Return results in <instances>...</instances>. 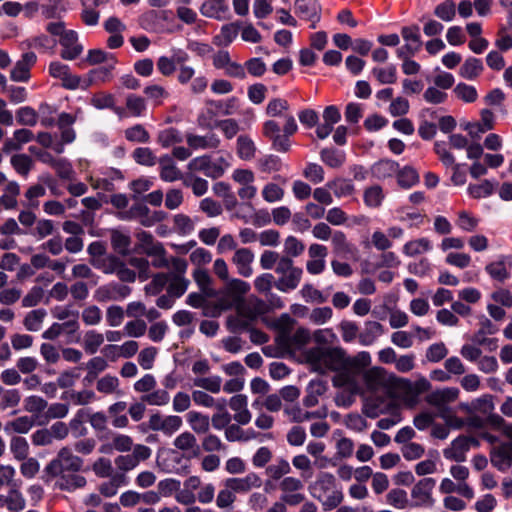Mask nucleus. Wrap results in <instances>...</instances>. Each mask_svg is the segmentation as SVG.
<instances>
[{
    "label": "nucleus",
    "mask_w": 512,
    "mask_h": 512,
    "mask_svg": "<svg viewBox=\"0 0 512 512\" xmlns=\"http://www.w3.org/2000/svg\"><path fill=\"white\" fill-rule=\"evenodd\" d=\"M89 417V411L87 409H79L74 417L70 420L68 428L71 430L75 437H82L87 434V428L85 422Z\"/></svg>",
    "instance_id": "09e8293b"
},
{
    "label": "nucleus",
    "mask_w": 512,
    "mask_h": 512,
    "mask_svg": "<svg viewBox=\"0 0 512 512\" xmlns=\"http://www.w3.org/2000/svg\"><path fill=\"white\" fill-rule=\"evenodd\" d=\"M133 160L142 166L152 167L158 163V158L149 147H138L132 153Z\"/></svg>",
    "instance_id": "680f3d73"
},
{
    "label": "nucleus",
    "mask_w": 512,
    "mask_h": 512,
    "mask_svg": "<svg viewBox=\"0 0 512 512\" xmlns=\"http://www.w3.org/2000/svg\"><path fill=\"white\" fill-rule=\"evenodd\" d=\"M436 481L433 478H423L417 482L411 491L413 507H432L434 499L432 491Z\"/></svg>",
    "instance_id": "9b49d317"
},
{
    "label": "nucleus",
    "mask_w": 512,
    "mask_h": 512,
    "mask_svg": "<svg viewBox=\"0 0 512 512\" xmlns=\"http://www.w3.org/2000/svg\"><path fill=\"white\" fill-rule=\"evenodd\" d=\"M262 198L268 203H275L283 200L285 190L277 183H266L261 191Z\"/></svg>",
    "instance_id": "e2e57ef3"
},
{
    "label": "nucleus",
    "mask_w": 512,
    "mask_h": 512,
    "mask_svg": "<svg viewBox=\"0 0 512 512\" xmlns=\"http://www.w3.org/2000/svg\"><path fill=\"white\" fill-rule=\"evenodd\" d=\"M364 384L369 391H377L388 384L387 373L382 367L364 369L362 374Z\"/></svg>",
    "instance_id": "b1692460"
},
{
    "label": "nucleus",
    "mask_w": 512,
    "mask_h": 512,
    "mask_svg": "<svg viewBox=\"0 0 512 512\" xmlns=\"http://www.w3.org/2000/svg\"><path fill=\"white\" fill-rule=\"evenodd\" d=\"M399 164L390 159H382L374 163L371 167V172L377 179H386L396 175Z\"/></svg>",
    "instance_id": "4c0bfd02"
},
{
    "label": "nucleus",
    "mask_w": 512,
    "mask_h": 512,
    "mask_svg": "<svg viewBox=\"0 0 512 512\" xmlns=\"http://www.w3.org/2000/svg\"><path fill=\"white\" fill-rule=\"evenodd\" d=\"M295 13L306 21H310V27L316 28L321 18V7L317 0H296Z\"/></svg>",
    "instance_id": "f3484780"
},
{
    "label": "nucleus",
    "mask_w": 512,
    "mask_h": 512,
    "mask_svg": "<svg viewBox=\"0 0 512 512\" xmlns=\"http://www.w3.org/2000/svg\"><path fill=\"white\" fill-rule=\"evenodd\" d=\"M320 157L321 160L331 168L341 167L346 160V155L343 151H338L333 148L322 149Z\"/></svg>",
    "instance_id": "6e6d98bb"
},
{
    "label": "nucleus",
    "mask_w": 512,
    "mask_h": 512,
    "mask_svg": "<svg viewBox=\"0 0 512 512\" xmlns=\"http://www.w3.org/2000/svg\"><path fill=\"white\" fill-rule=\"evenodd\" d=\"M130 214L145 227H151L161 222L166 216L163 211H151L146 205L140 203L134 204L130 208Z\"/></svg>",
    "instance_id": "a211bd4d"
},
{
    "label": "nucleus",
    "mask_w": 512,
    "mask_h": 512,
    "mask_svg": "<svg viewBox=\"0 0 512 512\" xmlns=\"http://www.w3.org/2000/svg\"><path fill=\"white\" fill-rule=\"evenodd\" d=\"M111 245L113 249L121 255H126L129 252L131 245L130 235L122 230L114 229L110 234Z\"/></svg>",
    "instance_id": "c03bdc74"
},
{
    "label": "nucleus",
    "mask_w": 512,
    "mask_h": 512,
    "mask_svg": "<svg viewBox=\"0 0 512 512\" xmlns=\"http://www.w3.org/2000/svg\"><path fill=\"white\" fill-rule=\"evenodd\" d=\"M432 249L431 241L426 238H418L410 240L404 244L402 248L403 254L408 257H414L429 252Z\"/></svg>",
    "instance_id": "58836bf2"
},
{
    "label": "nucleus",
    "mask_w": 512,
    "mask_h": 512,
    "mask_svg": "<svg viewBox=\"0 0 512 512\" xmlns=\"http://www.w3.org/2000/svg\"><path fill=\"white\" fill-rule=\"evenodd\" d=\"M371 363L369 352L362 351L356 356H347L333 378L336 387H343L352 393H360V378Z\"/></svg>",
    "instance_id": "f257e3e1"
},
{
    "label": "nucleus",
    "mask_w": 512,
    "mask_h": 512,
    "mask_svg": "<svg viewBox=\"0 0 512 512\" xmlns=\"http://www.w3.org/2000/svg\"><path fill=\"white\" fill-rule=\"evenodd\" d=\"M159 176L164 182H175L183 179L182 173L176 166L171 155L165 154L158 159Z\"/></svg>",
    "instance_id": "cd10ccee"
},
{
    "label": "nucleus",
    "mask_w": 512,
    "mask_h": 512,
    "mask_svg": "<svg viewBox=\"0 0 512 512\" xmlns=\"http://www.w3.org/2000/svg\"><path fill=\"white\" fill-rule=\"evenodd\" d=\"M330 240L333 252L337 255H346L353 251V246L349 243L343 231L335 230Z\"/></svg>",
    "instance_id": "864d4df0"
},
{
    "label": "nucleus",
    "mask_w": 512,
    "mask_h": 512,
    "mask_svg": "<svg viewBox=\"0 0 512 512\" xmlns=\"http://www.w3.org/2000/svg\"><path fill=\"white\" fill-rule=\"evenodd\" d=\"M259 312L245 304L243 312H237L235 316L229 317L228 327L231 331L248 330L252 322L257 318Z\"/></svg>",
    "instance_id": "bb28decb"
},
{
    "label": "nucleus",
    "mask_w": 512,
    "mask_h": 512,
    "mask_svg": "<svg viewBox=\"0 0 512 512\" xmlns=\"http://www.w3.org/2000/svg\"><path fill=\"white\" fill-rule=\"evenodd\" d=\"M371 73L380 84H393L397 80V70L393 64L386 67H374Z\"/></svg>",
    "instance_id": "052dcab7"
},
{
    "label": "nucleus",
    "mask_w": 512,
    "mask_h": 512,
    "mask_svg": "<svg viewBox=\"0 0 512 512\" xmlns=\"http://www.w3.org/2000/svg\"><path fill=\"white\" fill-rule=\"evenodd\" d=\"M91 105L97 109H111L119 118H126L125 110L122 106L116 105L115 96L107 92L95 93L91 97Z\"/></svg>",
    "instance_id": "c756f323"
},
{
    "label": "nucleus",
    "mask_w": 512,
    "mask_h": 512,
    "mask_svg": "<svg viewBox=\"0 0 512 512\" xmlns=\"http://www.w3.org/2000/svg\"><path fill=\"white\" fill-rule=\"evenodd\" d=\"M434 151L439 157L440 161L446 167H451L453 170L451 180L455 185H463L466 182V173L460 169V165L456 164L455 157L448 150V146L444 141H437L434 144Z\"/></svg>",
    "instance_id": "9d476101"
},
{
    "label": "nucleus",
    "mask_w": 512,
    "mask_h": 512,
    "mask_svg": "<svg viewBox=\"0 0 512 512\" xmlns=\"http://www.w3.org/2000/svg\"><path fill=\"white\" fill-rule=\"evenodd\" d=\"M200 12L207 18L216 20H227L230 18V9L226 0H205Z\"/></svg>",
    "instance_id": "412c9836"
},
{
    "label": "nucleus",
    "mask_w": 512,
    "mask_h": 512,
    "mask_svg": "<svg viewBox=\"0 0 512 512\" xmlns=\"http://www.w3.org/2000/svg\"><path fill=\"white\" fill-rule=\"evenodd\" d=\"M200 488V477L190 476L183 482V487H179L174 498L177 503L185 506H193L196 502L195 492Z\"/></svg>",
    "instance_id": "6ab92c4d"
},
{
    "label": "nucleus",
    "mask_w": 512,
    "mask_h": 512,
    "mask_svg": "<svg viewBox=\"0 0 512 512\" xmlns=\"http://www.w3.org/2000/svg\"><path fill=\"white\" fill-rule=\"evenodd\" d=\"M136 238L139 243V248L147 255L158 254L163 251V245L155 241L150 232L140 231L136 234Z\"/></svg>",
    "instance_id": "ea45409f"
},
{
    "label": "nucleus",
    "mask_w": 512,
    "mask_h": 512,
    "mask_svg": "<svg viewBox=\"0 0 512 512\" xmlns=\"http://www.w3.org/2000/svg\"><path fill=\"white\" fill-rule=\"evenodd\" d=\"M129 484V477L123 473H114L109 480L99 485L100 495L110 498L117 494L119 488Z\"/></svg>",
    "instance_id": "473e14b6"
},
{
    "label": "nucleus",
    "mask_w": 512,
    "mask_h": 512,
    "mask_svg": "<svg viewBox=\"0 0 512 512\" xmlns=\"http://www.w3.org/2000/svg\"><path fill=\"white\" fill-rule=\"evenodd\" d=\"M83 464L82 458L75 455L69 447H63L45 467V472L52 477L64 472H79L82 470Z\"/></svg>",
    "instance_id": "0eeeda50"
},
{
    "label": "nucleus",
    "mask_w": 512,
    "mask_h": 512,
    "mask_svg": "<svg viewBox=\"0 0 512 512\" xmlns=\"http://www.w3.org/2000/svg\"><path fill=\"white\" fill-rule=\"evenodd\" d=\"M266 114L270 117H283L289 113V103L282 98L271 99L266 106Z\"/></svg>",
    "instance_id": "69168bd1"
},
{
    "label": "nucleus",
    "mask_w": 512,
    "mask_h": 512,
    "mask_svg": "<svg viewBox=\"0 0 512 512\" xmlns=\"http://www.w3.org/2000/svg\"><path fill=\"white\" fill-rule=\"evenodd\" d=\"M311 495L321 502L325 511L337 508L343 501V492L337 486L334 475L321 472L316 480L309 486Z\"/></svg>",
    "instance_id": "f03ea898"
},
{
    "label": "nucleus",
    "mask_w": 512,
    "mask_h": 512,
    "mask_svg": "<svg viewBox=\"0 0 512 512\" xmlns=\"http://www.w3.org/2000/svg\"><path fill=\"white\" fill-rule=\"evenodd\" d=\"M461 408L469 413L475 411L483 414H490L494 410V404L491 395H483L472 401L470 405L462 404Z\"/></svg>",
    "instance_id": "3c124183"
},
{
    "label": "nucleus",
    "mask_w": 512,
    "mask_h": 512,
    "mask_svg": "<svg viewBox=\"0 0 512 512\" xmlns=\"http://www.w3.org/2000/svg\"><path fill=\"white\" fill-rule=\"evenodd\" d=\"M33 137L34 134L31 130L26 128L17 129L14 131L13 137L4 142V150L7 152L17 151L21 149L22 145L30 142Z\"/></svg>",
    "instance_id": "e433bc0d"
},
{
    "label": "nucleus",
    "mask_w": 512,
    "mask_h": 512,
    "mask_svg": "<svg viewBox=\"0 0 512 512\" xmlns=\"http://www.w3.org/2000/svg\"><path fill=\"white\" fill-rule=\"evenodd\" d=\"M182 141L183 137L181 132L174 127L161 130L157 136V142L163 148H169L173 145L181 143Z\"/></svg>",
    "instance_id": "603ef678"
},
{
    "label": "nucleus",
    "mask_w": 512,
    "mask_h": 512,
    "mask_svg": "<svg viewBox=\"0 0 512 512\" xmlns=\"http://www.w3.org/2000/svg\"><path fill=\"white\" fill-rule=\"evenodd\" d=\"M311 339L310 331L306 328H298L292 335L282 333L277 337V343L288 349L298 350L305 346Z\"/></svg>",
    "instance_id": "4be33fe9"
},
{
    "label": "nucleus",
    "mask_w": 512,
    "mask_h": 512,
    "mask_svg": "<svg viewBox=\"0 0 512 512\" xmlns=\"http://www.w3.org/2000/svg\"><path fill=\"white\" fill-rule=\"evenodd\" d=\"M253 261L254 253L249 248L236 249L232 257V263L236 266L238 274L246 278L253 274Z\"/></svg>",
    "instance_id": "a878e982"
},
{
    "label": "nucleus",
    "mask_w": 512,
    "mask_h": 512,
    "mask_svg": "<svg viewBox=\"0 0 512 512\" xmlns=\"http://www.w3.org/2000/svg\"><path fill=\"white\" fill-rule=\"evenodd\" d=\"M512 256L500 255L496 260L485 266V272L490 278L499 283H504L511 277Z\"/></svg>",
    "instance_id": "4468645a"
},
{
    "label": "nucleus",
    "mask_w": 512,
    "mask_h": 512,
    "mask_svg": "<svg viewBox=\"0 0 512 512\" xmlns=\"http://www.w3.org/2000/svg\"><path fill=\"white\" fill-rule=\"evenodd\" d=\"M249 291V283L240 279H232L223 290L219 292L214 291L216 310L221 312L235 308L236 312H243L246 304L243 297Z\"/></svg>",
    "instance_id": "20e7f679"
},
{
    "label": "nucleus",
    "mask_w": 512,
    "mask_h": 512,
    "mask_svg": "<svg viewBox=\"0 0 512 512\" xmlns=\"http://www.w3.org/2000/svg\"><path fill=\"white\" fill-rule=\"evenodd\" d=\"M123 108L126 117H142L147 110L146 100L137 94H128Z\"/></svg>",
    "instance_id": "c9c22d12"
},
{
    "label": "nucleus",
    "mask_w": 512,
    "mask_h": 512,
    "mask_svg": "<svg viewBox=\"0 0 512 512\" xmlns=\"http://www.w3.org/2000/svg\"><path fill=\"white\" fill-rule=\"evenodd\" d=\"M187 422L194 432L206 433L210 427L209 417L196 411H190L187 414Z\"/></svg>",
    "instance_id": "4d7b16f0"
},
{
    "label": "nucleus",
    "mask_w": 512,
    "mask_h": 512,
    "mask_svg": "<svg viewBox=\"0 0 512 512\" xmlns=\"http://www.w3.org/2000/svg\"><path fill=\"white\" fill-rule=\"evenodd\" d=\"M186 142L193 150L216 149L220 145V139L214 133H208L206 135L188 133L186 135Z\"/></svg>",
    "instance_id": "2f4dec72"
},
{
    "label": "nucleus",
    "mask_w": 512,
    "mask_h": 512,
    "mask_svg": "<svg viewBox=\"0 0 512 512\" xmlns=\"http://www.w3.org/2000/svg\"><path fill=\"white\" fill-rule=\"evenodd\" d=\"M402 38L411 50L420 51L422 47V40L420 35V28L417 25L404 26L401 29Z\"/></svg>",
    "instance_id": "49530a36"
},
{
    "label": "nucleus",
    "mask_w": 512,
    "mask_h": 512,
    "mask_svg": "<svg viewBox=\"0 0 512 512\" xmlns=\"http://www.w3.org/2000/svg\"><path fill=\"white\" fill-rule=\"evenodd\" d=\"M55 477H58L56 482L57 487L69 492L83 488L87 483L86 478L77 474V472H64Z\"/></svg>",
    "instance_id": "72a5a7b5"
},
{
    "label": "nucleus",
    "mask_w": 512,
    "mask_h": 512,
    "mask_svg": "<svg viewBox=\"0 0 512 512\" xmlns=\"http://www.w3.org/2000/svg\"><path fill=\"white\" fill-rule=\"evenodd\" d=\"M275 273L278 275L274 283L276 289L288 293L295 290L300 284L303 270L294 265L292 258L281 256L280 262L275 267Z\"/></svg>",
    "instance_id": "423d86ee"
},
{
    "label": "nucleus",
    "mask_w": 512,
    "mask_h": 512,
    "mask_svg": "<svg viewBox=\"0 0 512 512\" xmlns=\"http://www.w3.org/2000/svg\"><path fill=\"white\" fill-rule=\"evenodd\" d=\"M492 464L501 471L509 469L512 465V448L509 442L494 447L491 451Z\"/></svg>",
    "instance_id": "7c9ffc66"
},
{
    "label": "nucleus",
    "mask_w": 512,
    "mask_h": 512,
    "mask_svg": "<svg viewBox=\"0 0 512 512\" xmlns=\"http://www.w3.org/2000/svg\"><path fill=\"white\" fill-rule=\"evenodd\" d=\"M326 186L333 191L336 197H347L353 194L355 188L351 180L347 179H336L329 181Z\"/></svg>",
    "instance_id": "bf43d9fd"
},
{
    "label": "nucleus",
    "mask_w": 512,
    "mask_h": 512,
    "mask_svg": "<svg viewBox=\"0 0 512 512\" xmlns=\"http://www.w3.org/2000/svg\"><path fill=\"white\" fill-rule=\"evenodd\" d=\"M483 70V63L480 59L469 57L461 66L459 74L464 79L474 80L483 72Z\"/></svg>",
    "instance_id": "79ce46f5"
},
{
    "label": "nucleus",
    "mask_w": 512,
    "mask_h": 512,
    "mask_svg": "<svg viewBox=\"0 0 512 512\" xmlns=\"http://www.w3.org/2000/svg\"><path fill=\"white\" fill-rule=\"evenodd\" d=\"M19 194V184L15 181L8 182L5 186L3 195L0 197V204L3 205L5 209H15L18 205L17 197Z\"/></svg>",
    "instance_id": "a18cd8bd"
},
{
    "label": "nucleus",
    "mask_w": 512,
    "mask_h": 512,
    "mask_svg": "<svg viewBox=\"0 0 512 512\" xmlns=\"http://www.w3.org/2000/svg\"><path fill=\"white\" fill-rule=\"evenodd\" d=\"M62 46L61 57L66 60L76 59L83 51V47L78 43V35L73 30H68L60 38Z\"/></svg>",
    "instance_id": "5701e85b"
},
{
    "label": "nucleus",
    "mask_w": 512,
    "mask_h": 512,
    "mask_svg": "<svg viewBox=\"0 0 512 512\" xmlns=\"http://www.w3.org/2000/svg\"><path fill=\"white\" fill-rule=\"evenodd\" d=\"M459 396V389L455 387H447L443 389H438L426 396V402L435 407L439 408L443 406H447L449 403L457 400Z\"/></svg>",
    "instance_id": "c85d7f7f"
},
{
    "label": "nucleus",
    "mask_w": 512,
    "mask_h": 512,
    "mask_svg": "<svg viewBox=\"0 0 512 512\" xmlns=\"http://www.w3.org/2000/svg\"><path fill=\"white\" fill-rule=\"evenodd\" d=\"M425 214L418 210L402 208L400 210L399 221L407 224L409 228H419L424 224Z\"/></svg>",
    "instance_id": "13d9d810"
},
{
    "label": "nucleus",
    "mask_w": 512,
    "mask_h": 512,
    "mask_svg": "<svg viewBox=\"0 0 512 512\" xmlns=\"http://www.w3.org/2000/svg\"><path fill=\"white\" fill-rule=\"evenodd\" d=\"M193 277L203 294L206 296H214L212 280L207 270L197 268L193 273Z\"/></svg>",
    "instance_id": "338daca9"
},
{
    "label": "nucleus",
    "mask_w": 512,
    "mask_h": 512,
    "mask_svg": "<svg viewBox=\"0 0 512 512\" xmlns=\"http://www.w3.org/2000/svg\"><path fill=\"white\" fill-rule=\"evenodd\" d=\"M124 135L128 141L134 143H148L150 140L149 132L142 124H135L127 128Z\"/></svg>",
    "instance_id": "774afa93"
},
{
    "label": "nucleus",
    "mask_w": 512,
    "mask_h": 512,
    "mask_svg": "<svg viewBox=\"0 0 512 512\" xmlns=\"http://www.w3.org/2000/svg\"><path fill=\"white\" fill-rule=\"evenodd\" d=\"M49 74L61 80L62 86L66 89L74 90L79 87L80 77L72 74L68 65L59 61L51 62L49 65Z\"/></svg>",
    "instance_id": "dca6fc26"
},
{
    "label": "nucleus",
    "mask_w": 512,
    "mask_h": 512,
    "mask_svg": "<svg viewBox=\"0 0 512 512\" xmlns=\"http://www.w3.org/2000/svg\"><path fill=\"white\" fill-rule=\"evenodd\" d=\"M229 167L230 163L227 158L223 156L212 158L208 155L195 157L187 165L189 171L202 172L213 179L222 177Z\"/></svg>",
    "instance_id": "6e6552de"
},
{
    "label": "nucleus",
    "mask_w": 512,
    "mask_h": 512,
    "mask_svg": "<svg viewBox=\"0 0 512 512\" xmlns=\"http://www.w3.org/2000/svg\"><path fill=\"white\" fill-rule=\"evenodd\" d=\"M471 445L478 446V440L472 437L459 436L452 441L448 449L444 450V456L449 460L463 462L466 460V453L469 451Z\"/></svg>",
    "instance_id": "2eb2a0df"
},
{
    "label": "nucleus",
    "mask_w": 512,
    "mask_h": 512,
    "mask_svg": "<svg viewBox=\"0 0 512 512\" xmlns=\"http://www.w3.org/2000/svg\"><path fill=\"white\" fill-rule=\"evenodd\" d=\"M306 357L315 370L324 373L337 372L347 355L343 349L337 347H313L307 351Z\"/></svg>",
    "instance_id": "39448f33"
},
{
    "label": "nucleus",
    "mask_w": 512,
    "mask_h": 512,
    "mask_svg": "<svg viewBox=\"0 0 512 512\" xmlns=\"http://www.w3.org/2000/svg\"><path fill=\"white\" fill-rule=\"evenodd\" d=\"M170 56H160L157 59V69L159 73L165 77H169L175 73L179 64L188 62L190 59L189 54L181 48H171Z\"/></svg>",
    "instance_id": "f8f14e48"
},
{
    "label": "nucleus",
    "mask_w": 512,
    "mask_h": 512,
    "mask_svg": "<svg viewBox=\"0 0 512 512\" xmlns=\"http://www.w3.org/2000/svg\"><path fill=\"white\" fill-rule=\"evenodd\" d=\"M396 176L398 185L404 189H409L419 182V174L411 166H404L402 169L398 168Z\"/></svg>",
    "instance_id": "de8ad7c7"
},
{
    "label": "nucleus",
    "mask_w": 512,
    "mask_h": 512,
    "mask_svg": "<svg viewBox=\"0 0 512 512\" xmlns=\"http://www.w3.org/2000/svg\"><path fill=\"white\" fill-rule=\"evenodd\" d=\"M189 281L181 275H170L167 292L174 298L181 297L188 288Z\"/></svg>",
    "instance_id": "0e129e2a"
},
{
    "label": "nucleus",
    "mask_w": 512,
    "mask_h": 512,
    "mask_svg": "<svg viewBox=\"0 0 512 512\" xmlns=\"http://www.w3.org/2000/svg\"><path fill=\"white\" fill-rule=\"evenodd\" d=\"M297 131L298 125L293 115H285V123L282 129L275 120L265 121L262 127V133L271 142L272 149L281 153H287L290 150V137Z\"/></svg>",
    "instance_id": "7ed1b4c3"
},
{
    "label": "nucleus",
    "mask_w": 512,
    "mask_h": 512,
    "mask_svg": "<svg viewBox=\"0 0 512 512\" xmlns=\"http://www.w3.org/2000/svg\"><path fill=\"white\" fill-rule=\"evenodd\" d=\"M262 480L258 474L254 472L248 473L241 478H228L225 481V487L231 488L235 493H247L254 488H260Z\"/></svg>",
    "instance_id": "aec40b11"
},
{
    "label": "nucleus",
    "mask_w": 512,
    "mask_h": 512,
    "mask_svg": "<svg viewBox=\"0 0 512 512\" xmlns=\"http://www.w3.org/2000/svg\"><path fill=\"white\" fill-rule=\"evenodd\" d=\"M258 148L254 140L246 134L238 136L236 140V154L243 161L255 158Z\"/></svg>",
    "instance_id": "f704fd0d"
},
{
    "label": "nucleus",
    "mask_w": 512,
    "mask_h": 512,
    "mask_svg": "<svg viewBox=\"0 0 512 512\" xmlns=\"http://www.w3.org/2000/svg\"><path fill=\"white\" fill-rule=\"evenodd\" d=\"M256 167L262 173L271 174L281 171L283 163L277 155L268 154L257 160Z\"/></svg>",
    "instance_id": "37998d69"
},
{
    "label": "nucleus",
    "mask_w": 512,
    "mask_h": 512,
    "mask_svg": "<svg viewBox=\"0 0 512 512\" xmlns=\"http://www.w3.org/2000/svg\"><path fill=\"white\" fill-rule=\"evenodd\" d=\"M173 20V12L169 10H149L139 18L140 26L153 33L170 31L168 24Z\"/></svg>",
    "instance_id": "1a4fd4ad"
},
{
    "label": "nucleus",
    "mask_w": 512,
    "mask_h": 512,
    "mask_svg": "<svg viewBox=\"0 0 512 512\" xmlns=\"http://www.w3.org/2000/svg\"><path fill=\"white\" fill-rule=\"evenodd\" d=\"M34 425V420L29 416H20L11 421H8L4 426V431L7 434L11 433H27Z\"/></svg>",
    "instance_id": "8fccbe9b"
},
{
    "label": "nucleus",
    "mask_w": 512,
    "mask_h": 512,
    "mask_svg": "<svg viewBox=\"0 0 512 512\" xmlns=\"http://www.w3.org/2000/svg\"><path fill=\"white\" fill-rule=\"evenodd\" d=\"M239 32V27L235 23H229L224 25L220 33L214 37V43L217 46H228L230 45Z\"/></svg>",
    "instance_id": "5fc2aeb1"
},
{
    "label": "nucleus",
    "mask_w": 512,
    "mask_h": 512,
    "mask_svg": "<svg viewBox=\"0 0 512 512\" xmlns=\"http://www.w3.org/2000/svg\"><path fill=\"white\" fill-rule=\"evenodd\" d=\"M396 407L391 400L383 397L372 396L365 400L363 413L369 418H377L381 414H385Z\"/></svg>",
    "instance_id": "393cba45"
},
{
    "label": "nucleus",
    "mask_w": 512,
    "mask_h": 512,
    "mask_svg": "<svg viewBox=\"0 0 512 512\" xmlns=\"http://www.w3.org/2000/svg\"><path fill=\"white\" fill-rule=\"evenodd\" d=\"M127 404L124 401L116 402L109 406L108 414L111 418V424L116 428H125L128 426V417L124 414Z\"/></svg>",
    "instance_id": "a19ab883"
},
{
    "label": "nucleus",
    "mask_w": 512,
    "mask_h": 512,
    "mask_svg": "<svg viewBox=\"0 0 512 512\" xmlns=\"http://www.w3.org/2000/svg\"><path fill=\"white\" fill-rule=\"evenodd\" d=\"M130 293L131 289L128 286L112 282L98 287L94 298L100 303L121 301L128 297Z\"/></svg>",
    "instance_id": "ddd939ff"
}]
</instances>
